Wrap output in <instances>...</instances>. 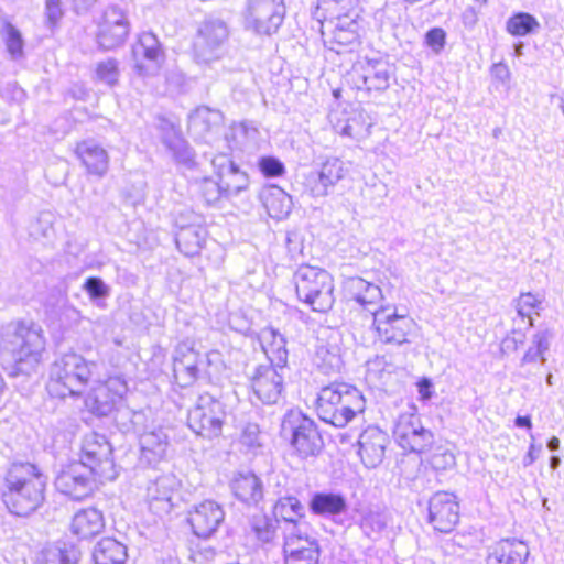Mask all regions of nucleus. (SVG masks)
<instances>
[{"mask_svg": "<svg viewBox=\"0 0 564 564\" xmlns=\"http://www.w3.org/2000/svg\"><path fill=\"white\" fill-rule=\"evenodd\" d=\"M391 76V65L383 58L358 61L351 72L356 87L367 91L387 90L390 86Z\"/></svg>", "mask_w": 564, "mask_h": 564, "instance_id": "obj_17", "label": "nucleus"}, {"mask_svg": "<svg viewBox=\"0 0 564 564\" xmlns=\"http://www.w3.org/2000/svg\"><path fill=\"white\" fill-rule=\"evenodd\" d=\"M386 527V521L379 512L369 511L366 512L360 520V528L364 533L372 538V535L379 534Z\"/></svg>", "mask_w": 564, "mask_h": 564, "instance_id": "obj_51", "label": "nucleus"}, {"mask_svg": "<svg viewBox=\"0 0 564 564\" xmlns=\"http://www.w3.org/2000/svg\"><path fill=\"white\" fill-rule=\"evenodd\" d=\"M161 130V141L172 154L175 163L187 170H195L198 165L195 151L180 131L167 121L162 122Z\"/></svg>", "mask_w": 564, "mask_h": 564, "instance_id": "obj_26", "label": "nucleus"}, {"mask_svg": "<svg viewBox=\"0 0 564 564\" xmlns=\"http://www.w3.org/2000/svg\"><path fill=\"white\" fill-rule=\"evenodd\" d=\"M544 354H542L539 349H536L533 345L527 350V352L524 354V356L522 357V365L524 364H530V362H534L536 361L538 359L541 360L542 364L545 362V358L543 356Z\"/></svg>", "mask_w": 564, "mask_h": 564, "instance_id": "obj_61", "label": "nucleus"}, {"mask_svg": "<svg viewBox=\"0 0 564 564\" xmlns=\"http://www.w3.org/2000/svg\"><path fill=\"white\" fill-rule=\"evenodd\" d=\"M84 290L94 300L104 299L109 295V286L97 276H90L86 279L84 283Z\"/></svg>", "mask_w": 564, "mask_h": 564, "instance_id": "obj_54", "label": "nucleus"}, {"mask_svg": "<svg viewBox=\"0 0 564 564\" xmlns=\"http://www.w3.org/2000/svg\"><path fill=\"white\" fill-rule=\"evenodd\" d=\"M372 327L381 343L400 346L409 341L415 323L406 315L397 314L395 308L381 306L372 312Z\"/></svg>", "mask_w": 564, "mask_h": 564, "instance_id": "obj_13", "label": "nucleus"}, {"mask_svg": "<svg viewBox=\"0 0 564 564\" xmlns=\"http://www.w3.org/2000/svg\"><path fill=\"white\" fill-rule=\"evenodd\" d=\"M365 410L362 393L347 383H333L321 390L316 401L318 417L336 427L346 426Z\"/></svg>", "mask_w": 564, "mask_h": 564, "instance_id": "obj_3", "label": "nucleus"}, {"mask_svg": "<svg viewBox=\"0 0 564 564\" xmlns=\"http://www.w3.org/2000/svg\"><path fill=\"white\" fill-rule=\"evenodd\" d=\"M127 392V383L120 377H110L98 383L85 400L86 408L98 417L113 413Z\"/></svg>", "mask_w": 564, "mask_h": 564, "instance_id": "obj_16", "label": "nucleus"}, {"mask_svg": "<svg viewBox=\"0 0 564 564\" xmlns=\"http://www.w3.org/2000/svg\"><path fill=\"white\" fill-rule=\"evenodd\" d=\"M433 465L436 468H447L455 465V456L449 452H444L443 454L435 455L433 457Z\"/></svg>", "mask_w": 564, "mask_h": 564, "instance_id": "obj_60", "label": "nucleus"}, {"mask_svg": "<svg viewBox=\"0 0 564 564\" xmlns=\"http://www.w3.org/2000/svg\"><path fill=\"white\" fill-rule=\"evenodd\" d=\"M285 17L283 0H248L245 11L246 28L259 35L278 32Z\"/></svg>", "mask_w": 564, "mask_h": 564, "instance_id": "obj_11", "label": "nucleus"}, {"mask_svg": "<svg viewBox=\"0 0 564 564\" xmlns=\"http://www.w3.org/2000/svg\"><path fill=\"white\" fill-rule=\"evenodd\" d=\"M80 550L72 543H62L43 553L41 564H78Z\"/></svg>", "mask_w": 564, "mask_h": 564, "instance_id": "obj_40", "label": "nucleus"}, {"mask_svg": "<svg viewBox=\"0 0 564 564\" xmlns=\"http://www.w3.org/2000/svg\"><path fill=\"white\" fill-rule=\"evenodd\" d=\"M259 167L268 177L281 176L285 172L284 164L274 156L262 158L259 162Z\"/></svg>", "mask_w": 564, "mask_h": 564, "instance_id": "obj_55", "label": "nucleus"}, {"mask_svg": "<svg viewBox=\"0 0 564 564\" xmlns=\"http://www.w3.org/2000/svg\"><path fill=\"white\" fill-rule=\"evenodd\" d=\"M459 521V505L456 496L438 491L429 500L427 522L441 533L452 532Z\"/></svg>", "mask_w": 564, "mask_h": 564, "instance_id": "obj_20", "label": "nucleus"}, {"mask_svg": "<svg viewBox=\"0 0 564 564\" xmlns=\"http://www.w3.org/2000/svg\"><path fill=\"white\" fill-rule=\"evenodd\" d=\"M75 153L91 175L102 177L109 169V155L107 151L96 142L88 140L76 145Z\"/></svg>", "mask_w": 564, "mask_h": 564, "instance_id": "obj_30", "label": "nucleus"}, {"mask_svg": "<svg viewBox=\"0 0 564 564\" xmlns=\"http://www.w3.org/2000/svg\"><path fill=\"white\" fill-rule=\"evenodd\" d=\"M297 299L317 313L329 312L335 303L334 280L324 269L300 265L293 275Z\"/></svg>", "mask_w": 564, "mask_h": 564, "instance_id": "obj_5", "label": "nucleus"}, {"mask_svg": "<svg viewBox=\"0 0 564 564\" xmlns=\"http://www.w3.org/2000/svg\"><path fill=\"white\" fill-rule=\"evenodd\" d=\"M105 520L102 512L96 508L77 511L70 523V531L79 539H91L102 532Z\"/></svg>", "mask_w": 564, "mask_h": 564, "instance_id": "obj_33", "label": "nucleus"}, {"mask_svg": "<svg viewBox=\"0 0 564 564\" xmlns=\"http://www.w3.org/2000/svg\"><path fill=\"white\" fill-rule=\"evenodd\" d=\"M96 1L97 0H72L74 10L77 13L87 11Z\"/></svg>", "mask_w": 564, "mask_h": 564, "instance_id": "obj_64", "label": "nucleus"}, {"mask_svg": "<svg viewBox=\"0 0 564 564\" xmlns=\"http://www.w3.org/2000/svg\"><path fill=\"white\" fill-rule=\"evenodd\" d=\"M540 28L538 20L527 12H519L507 21V31L514 36H525Z\"/></svg>", "mask_w": 564, "mask_h": 564, "instance_id": "obj_42", "label": "nucleus"}, {"mask_svg": "<svg viewBox=\"0 0 564 564\" xmlns=\"http://www.w3.org/2000/svg\"><path fill=\"white\" fill-rule=\"evenodd\" d=\"M205 235V229L195 225L181 227L175 235V242L182 253L193 257L199 252Z\"/></svg>", "mask_w": 564, "mask_h": 564, "instance_id": "obj_36", "label": "nucleus"}, {"mask_svg": "<svg viewBox=\"0 0 564 564\" xmlns=\"http://www.w3.org/2000/svg\"><path fill=\"white\" fill-rule=\"evenodd\" d=\"M45 350L43 329L34 322L12 321L0 329V352L12 362V376L30 375Z\"/></svg>", "mask_w": 564, "mask_h": 564, "instance_id": "obj_1", "label": "nucleus"}, {"mask_svg": "<svg viewBox=\"0 0 564 564\" xmlns=\"http://www.w3.org/2000/svg\"><path fill=\"white\" fill-rule=\"evenodd\" d=\"M97 365L83 356L68 352L54 361L50 369L47 391L52 397L65 399L79 395L88 384Z\"/></svg>", "mask_w": 564, "mask_h": 564, "instance_id": "obj_4", "label": "nucleus"}, {"mask_svg": "<svg viewBox=\"0 0 564 564\" xmlns=\"http://www.w3.org/2000/svg\"><path fill=\"white\" fill-rule=\"evenodd\" d=\"M315 359L317 367L326 375L338 372L343 365L341 358L337 351L330 350L325 346L318 347Z\"/></svg>", "mask_w": 564, "mask_h": 564, "instance_id": "obj_47", "label": "nucleus"}, {"mask_svg": "<svg viewBox=\"0 0 564 564\" xmlns=\"http://www.w3.org/2000/svg\"><path fill=\"white\" fill-rule=\"evenodd\" d=\"M225 511L214 500H205L195 506L188 513V522L193 533L202 539L212 536L224 522Z\"/></svg>", "mask_w": 564, "mask_h": 564, "instance_id": "obj_22", "label": "nucleus"}, {"mask_svg": "<svg viewBox=\"0 0 564 564\" xmlns=\"http://www.w3.org/2000/svg\"><path fill=\"white\" fill-rule=\"evenodd\" d=\"M261 341L270 364L279 367H286L288 350L286 340L282 334L274 328H265L261 333Z\"/></svg>", "mask_w": 564, "mask_h": 564, "instance_id": "obj_35", "label": "nucleus"}, {"mask_svg": "<svg viewBox=\"0 0 564 564\" xmlns=\"http://www.w3.org/2000/svg\"><path fill=\"white\" fill-rule=\"evenodd\" d=\"M553 333L550 329L539 330L532 339V345L542 354L549 350Z\"/></svg>", "mask_w": 564, "mask_h": 564, "instance_id": "obj_59", "label": "nucleus"}, {"mask_svg": "<svg viewBox=\"0 0 564 564\" xmlns=\"http://www.w3.org/2000/svg\"><path fill=\"white\" fill-rule=\"evenodd\" d=\"M228 23L217 17H206L197 26L193 42V57L200 66H212L219 62L229 40Z\"/></svg>", "mask_w": 564, "mask_h": 564, "instance_id": "obj_6", "label": "nucleus"}, {"mask_svg": "<svg viewBox=\"0 0 564 564\" xmlns=\"http://www.w3.org/2000/svg\"><path fill=\"white\" fill-rule=\"evenodd\" d=\"M393 436L397 443L405 451L423 453L434 442L433 433L423 427L420 415L414 406L401 413L394 424Z\"/></svg>", "mask_w": 564, "mask_h": 564, "instance_id": "obj_12", "label": "nucleus"}, {"mask_svg": "<svg viewBox=\"0 0 564 564\" xmlns=\"http://www.w3.org/2000/svg\"><path fill=\"white\" fill-rule=\"evenodd\" d=\"M273 512L275 519L281 518L290 528L292 524H301L299 521L304 517L305 508L296 497L284 496L275 502Z\"/></svg>", "mask_w": 564, "mask_h": 564, "instance_id": "obj_39", "label": "nucleus"}, {"mask_svg": "<svg viewBox=\"0 0 564 564\" xmlns=\"http://www.w3.org/2000/svg\"><path fill=\"white\" fill-rule=\"evenodd\" d=\"M389 436L377 426L367 427L358 438V455L367 468L378 467L384 458Z\"/></svg>", "mask_w": 564, "mask_h": 564, "instance_id": "obj_24", "label": "nucleus"}, {"mask_svg": "<svg viewBox=\"0 0 564 564\" xmlns=\"http://www.w3.org/2000/svg\"><path fill=\"white\" fill-rule=\"evenodd\" d=\"M218 153L212 156V165L215 170V173L219 180L226 176V172L231 167V165H237L230 158L228 151L231 150L224 148L225 143L215 144Z\"/></svg>", "mask_w": 564, "mask_h": 564, "instance_id": "obj_50", "label": "nucleus"}, {"mask_svg": "<svg viewBox=\"0 0 564 564\" xmlns=\"http://www.w3.org/2000/svg\"><path fill=\"white\" fill-rule=\"evenodd\" d=\"M199 191L207 205H216L224 198H230L219 178L214 181L212 177H204L200 182Z\"/></svg>", "mask_w": 564, "mask_h": 564, "instance_id": "obj_44", "label": "nucleus"}, {"mask_svg": "<svg viewBox=\"0 0 564 564\" xmlns=\"http://www.w3.org/2000/svg\"><path fill=\"white\" fill-rule=\"evenodd\" d=\"M187 131L196 142L209 145L225 143L230 148L232 131L225 124V117L220 110L199 106L187 117Z\"/></svg>", "mask_w": 564, "mask_h": 564, "instance_id": "obj_8", "label": "nucleus"}, {"mask_svg": "<svg viewBox=\"0 0 564 564\" xmlns=\"http://www.w3.org/2000/svg\"><path fill=\"white\" fill-rule=\"evenodd\" d=\"M47 477L31 463H14L4 477L2 501L10 513L28 517L44 502Z\"/></svg>", "mask_w": 564, "mask_h": 564, "instance_id": "obj_2", "label": "nucleus"}, {"mask_svg": "<svg viewBox=\"0 0 564 564\" xmlns=\"http://www.w3.org/2000/svg\"><path fill=\"white\" fill-rule=\"evenodd\" d=\"M140 464L156 466L162 462L169 448V435L162 429L145 431L140 436Z\"/></svg>", "mask_w": 564, "mask_h": 564, "instance_id": "obj_28", "label": "nucleus"}, {"mask_svg": "<svg viewBox=\"0 0 564 564\" xmlns=\"http://www.w3.org/2000/svg\"><path fill=\"white\" fill-rule=\"evenodd\" d=\"M283 552L285 564H318L321 547L310 535L304 524H292L284 529Z\"/></svg>", "mask_w": 564, "mask_h": 564, "instance_id": "obj_14", "label": "nucleus"}, {"mask_svg": "<svg viewBox=\"0 0 564 564\" xmlns=\"http://www.w3.org/2000/svg\"><path fill=\"white\" fill-rule=\"evenodd\" d=\"M82 452L79 463L89 468L95 478L100 481L116 479L112 447L105 435L95 432L87 434L83 441Z\"/></svg>", "mask_w": 564, "mask_h": 564, "instance_id": "obj_10", "label": "nucleus"}, {"mask_svg": "<svg viewBox=\"0 0 564 564\" xmlns=\"http://www.w3.org/2000/svg\"><path fill=\"white\" fill-rule=\"evenodd\" d=\"M230 487L236 498L248 506H258L263 499L262 481L251 471L238 473Z\"/></svg>", "mask_w": 564, "mask_h": 564, "instance_id": "obj_31", "label": "nucleus"}, {"mask_svg": "<svg viewBox=\"0 0 564 564\" xmlns=\"http://www.w3.org/2000/svg\"><path fill=\"white\" fill-rule=\"evenodd\" d=\"M286 367L259 365L250 376L253 394L264 404H276L283 398Z\"/></svg>", "mask_w": 564, "mask_h": 564, "instance_id": "obj_15", "label": "nucleus"}, {"mask_svg": "<svg viewBox=\"0 0 564 564\" xmlns=\"http://www.w3.org/2000/svg\"><path fill=\"white\" fill-rule=\"evenodd\" d=\"M199 362L200 355L192 345L183 341L176 346L173 356V372L181 387H188L197 380Z\"/></svg>", "mask_w": 564, "mask_h": 564, "instance_id": "obj_25", "label": "nucleus"}, {"mask_svg": "<svg viewBox=\"0 0 564 564\" xmlns=\"http://www.w3.org/2000/svg\"><path fill=\"white\" fill-rule=\"evenodd\" d=\"M240 442L249 451H254L262 446L261 431L258 424L247 423L241 432Z\"/></svg>", "mask_w": 564, "mask_h": 564, "instance_id": "obj_52", "label": "nucleus"}, {"mask_svg": "<svg viewBox=\"0 0 564 564\" xmlns=\"http://www.w3.org/2000/svg\"><path fill=\"white\" fill-rule=\"evenodd\" d=\"M94 473L79 462L63 468L55 478V488L74 500L91 495L95 488Z\"/></svg>", "mask_w": 564, "mask_h": 564, "instance_id": "obj_18", "label": "nucleus"}, {"mask_svg": "<svg viewBox=\"0 0 564 564\" xmlns=\"http://www.w3.org/2000/svg\"><path fill=\"white\" fill-rule=\"evenodd\" d=\"M178 481L172 474H163L149 480L147 498L151 508L169 512L172 509V498L177 489Z\"/></svg>", "mask_w": 564, "mask_h": 564, "instance_id": "obj_29", "label": "nucleus"}, {"mask_svg": "<svg viewBox=\"0 0 564 564\" xmlns=\"http://www.w3.org/2000/svg\"><path fill=\"white\" fill-rule=\"evenodd\" d=\"M115 422L123 432L131 431L134 425V417L138 413L132 412L128 406H124L122 402L115 409Z\"/></svg>", "mask_w": 564, "mask_h": 564, "instance_id": "obj_53", "label": "nucleus"}, {"mask_svg": "<svg viewBox=\"0 0 564 564\" xmlns=\"http://www.w3.org/2000/svg\"><path fill=\"white\" fill-rule=\"evenodd\" d=\"M347 164L338 158L326 159L316 174L308 177L311 194L314 197H325L329 191L348 173Z\"/></svg>", "mask_w": 564, "mask_h": 564, "instance_id": "obj_23", "label": "nucleus"}, {"mask_svg": "<svg viewBox=\"0 0 564 564\" xmlns=\"http://www.w3.org/2000/svg\"><path fill=\"white\" fill-rule=\"evenodd\" d=\"M264 206L272 218L281 219L291 212L292 199L284 191L276 187L264 196Z\"/></svg>", "mask_w": 564, "mask_h": 564, "instance_id": "obj_41", "label": "nucleus"}, {"mask_svg": "<svg viewBox=\"0 0 564 564\" xmlns=\"http://www.w3.org/2000/svg\"><path fill=\"white\" fill-rule=\"evenodd\" d=\"M226 416L225 404L206 392L198 395L188 411L187 425L196 435L213 440L221 434Z\"/></svg>", "mask_w": 564, "mask_h": 564, "instance_id": "obj_9", "label": "nucleus"}, {"mask_svg": "<svg viewBox=\"0 0 564 564\" xmlns=\"http://www.w3.org/2000/svg\"><path fill=\"white\" fill-rule=\"evenodd\" d=\"M538 303L536 297L531 293H522L518 300L517 312L521 317L528 316L530 318V325H533V321L530 317V312L527 308L535 307Z\"/></svg>", "mask_w": 564, "mask_h": 564, "instance_id": "obj_58", "label": "nucleus"}, {"mask_svg": "<svg viewBox=\"0 0 564 564\" xmlns=\"http://www.w3.org/2000/svg\"><path fill=\"white\" fill-rule=\"evenodd\" d=\"M281 434L290 436L291 445L301 458L317 456L324 447L316 424L300 411H289L284 415Z\"/></svg>", "mask_w": 564, "mask_h": 564, "instance_id": "obj_7", "label": "nucleus"}, {"mask_svg": "<svg viewBox=\"0 0 564 564\" xmlns=\"http://www.w3.org/2000/svg\"><path fill=\"white\" fill-rule=\"evenodd\" d=\"M120 77L119 63L115 58L98 62L95 67V79L109 87L118 84Z\"/></svg>", "mask_w": 564, "mask_h": 564, "instance_id": "obj_45", "label": "nucleus"}, {"mask_svg": "<svg viewBox=\"0 0 564 564\" xmlns=\"http://www.w3.org/2000/svg\"><path fill=\"white\" fill-rule=\"evenodd\" d=\"M3 35L7 50L12 58L17 59L23 56V40L20 31L9 21L3 22Z\"/></svg>", "mask_w": 564, "mask_h": 564, "instance_id": "obj_48", "label": "nucleus"}, {"mask_svg": "<svg viewBox=\"0 0 564 564\" xmlns=\"http://www.w3.org/2000/svg\"><path fill=\"white\" fill-rule=\"evenodd\" d=\"M308 507L312 513L324 518H334L348 509L346 497L333 491L314 492Z\"/></svg>", "mask_w": 564, "mask_h": 564, "instance_id": "obj_32", "label": "nucleus"}, {"mask_svg": "<svg viewBox=\"0 0 564 564\" xmlns=\"http://www.w3.org/2000/svg\"><path fill=\"white\" fill-rule=\"evenodd\" d=\"M348 288L352 293V299L369 312H373L369 306L377 304L382 299L381 289L362 278H351L348 281Z\"/></svg>", "mask_w": 564, "mask_h": 564, "instance_id": "obj_37", "label": "nucleus"}, {"mask_svg": "<svg viewBox=\"0 0 564 564\" xmlns=\"http://www.w3.org/2000/svg\"><path fill=\"white\" fill-rule=\"evenodd\" d=\"M446 33L441 28H433L425 34V43L432 51L438 54L445 45Z\"/></svg>", "mask_w": 564, "mask_h": 564, "instance_id": "obj_56", "label": "nucleus"}, {"mask_svg": "<svg viewBox=\"0 0 564 564\" xmlns=\"http://www.w3.org/2000/svg\"><path fill=\"white\" fill-rule=\"evenodd\" d=\"M133 56L138 75L147 77L156 74L163 59V51L158 37L151 32L142 33L133 47Z\"/></svg>", "mask_w": 564, "mask_h": 564, "instance_id": "obj_21", "label": "nucleus"}, {"mask_svg": "<svg viewBox=\"0 0 564 564\" xmlns=\"http://www.w3.org/2000/svg\"><path fill=\"white\" fill-rule=\"evenodd\" d=\"M433 384L430 379L423 378L417 382V390L423 400H429L432 397Z\"/></svg>", "mask_w": 564, "mask_h": 564, "instance_id": "obj_62", "label": "nucleus"}, {"mask_svg": "<svg viewBox=\"0 0 564 564\" xmlns=\"http://www.w3.org/2000/svg\"><path fill=\"white\" fill-rule=\"evenodd\" d=\"M30 236L34 239L48 238L53 234V215L48 212H41L37 218L30 224Z\"/></svg>", "mask_w": 564, "mask_h": 564, "instance_id": "obj_49", "label": "nucleus"}, {"mask_svg": "<svg viewBox=\"0 0 564 564\" xmlns=\"http://www.w3.org/2000/svg\"><path fill=\"white\" fill-rule=\"evenodd\" d=\"M542 451L541 445L531 444L527 455L523 457V466L528 467L533 464V462L538 458L539 454Z\"/></svg>", "mask_w": 564, "mask_h": 564, "instance_id": "obj_63", "label": "nucleus"}, {"mask_svg": "<svg viewBox=\"0 0 564 564\" xmlns=\"http://www.w3.org/2000/svg\"><path fill=\"white\" fill-rule=\"evenodd\" d=\"M127 546L112 538L101 539L94 547L95 564H126Z\"/></svg>", "mask_w": 564, "mask_h": 564, "instance_id": "obj_34", "label": "nucleus"}, {"mask_svg": "<svg viewBox=\"0 0 564 564\" xmlns=\"http://www.w3.org/2000/svg\"><path fill=\"white\" fill-rule=\"evenodd\" d=\"M220 181L225 185L229 197L236 196L240 192L245 191L249 183L247 174L242 172L238 165H231V167L226 172V176Z\"/></svg>", "mask_w": 564, "mask_h": 564, "instance_id": "obj_46", "label": "nucleus"}, {"mask_svg": "<svg viewBox=\"0 0 564 564\" xmlns=\"http://www.w3.org/2000/svg\"><path fill=\"white\" fill-rule=\"evenodd\" d=\"M98 28L97 41L100 47L109 51L122 45L130 30L126 11L118 4L107 7Z\"/></svg>", "mask_w": 564, "mask_h": 564, "instance_id": "obj_19", "label": "nucleus"}, {"mask_svg": "<svg viewBox=\"0 0 564 564\" xmlns=\"http://www.w3.org/2000/svg\"><path fill=\"white\" fill-rule=\"evenodd\" d=\"M276 525L278 519H272L265 514H256L250 520L251 531L263 543H269L274 539Z\"/></svg>", "mask_w": 564, "mask_h": 564, "instance_id": "obj_43", "label": "nucleus"}, {"mask_svg": "<svg viewBox=\"0 0 564 564\" xmlns=\"http://www.w3.org/2000/svg\"><path fill=\"white\" fill-rule=\"evenodd\" d=\"M358 22L355 19L347 15L339 17L333 31V42L338 47H332V50L339 53L341 48L358 44Z\"/></svg>", "mask_w": 564, "mask_h": 564, "instance_id": "obj_38", "label": "nucleus"}, {"mask_svg": "<svg viewBox=\"0 0 564 564\" xmlns=\"http://www.w3.org/2000/svg\"><path fill=\"white\" fill-rule=\"evenodd\" d=\"M64 11L61 0H46L45 1V15L51 26H54L63 17Z\"/></svg>", "mask_w": 564, "mask_h": 564, "instance_id": "obj_57", "label": "nucleus"}, {"mask_svg": "<svg viewBox=\"0 0 564 564\" xmlns=\"http://www.w3.org/2000/svg\"><path fill=\"white\" fill-rule=\"evenodd\" d=\"M529 546L518 539H503L488 550L486 564H525Z\"/></svg>", "mask_w": 564, "mask_h": 564, "instance_id": "obj_27", "label": "nucleus"}]
</instances>
